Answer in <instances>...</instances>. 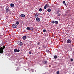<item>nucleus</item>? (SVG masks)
<instances>
[{"instance_id": "obj_1", "label": "nucleus", "mask_w": 74, "mask_h": 74, "mask_svg": "<svg viewBox=\"0 0 74 74\" xmlns=\"http://www.w3.org/2000/svg\"><path fill=\"white\" fill-rule=\"evenodd\" d=\"M5 48V46H3V47H1L0 48V53H2L4 52V51L3 50Z\"/></svg>"}, {"instance_id": "obj_2", "label": "nucleus", "mask_w": 74, "mask_h": 74, "mask_svg": "<svg viewBox=\"0 0 74 74\" xmlns=\"http://www.w3.org/2000/svg\"><path fill=\"white\" fill-rule=\"evenodd\" d=\"M5 10L6 12H8L9 10H10V8L8 6H7L5 8Z\"/></svg>"}, {"instance_id": "obj_3", "label": "nucleus", "mask_w": 74, "mask_h": 74, "mask_svg": "<svg viewBox=\"0 0 74 74\" xmlns=\"http://www.w3.org/2000/svg\"><path fill=\"white\" fill-rule=\"evenodd\" d=\"M18 45H20V46H22V45H23V43L21 41H20L18 43Z\"/></svg>"}, {"instance_id": "obj_4", "label": "nucleus", "mask_w": 74, "mask_h": 74, "mask_svg": "<svg viewBox=\"0 0 74 74\" xmlns=\"http://www.w3.org/2000/svg\"><path fill=\"white\" fill-rule=\"evenodd\" d=\"M49 7V5L47 4H46L44 7V9H46L47 8H48Z\"/></svg>"}, {"instance_id": "obj_5", "label": "nucleus", "mask_w": 74, "mask_h": 74, "mask_svg": "<svg viewBox=\"0 0 74 74\" xmlns=\"http://www.w3.org/2000/svg\"><path fill=\"white\" fill-rule=\"evenodd\" d=\"M66 42L68 44H70L71 42V41L70 39H68L66 41Z\"/></svg>"}, {"instance_id": "obj_6", "label": "nucleus", "mask_w": 74, "mask_h": 74, "mask_svg": "<svg viewBox=\"0 0 74 74\" xmlns=\"http://www.w3.org/2000/svg\"><path fill=\"white\" fill-rule=\"evenodd\" d=\"M13 27H14V28H16V27H18V26L16 25V24H14L12 25Z\"/></svg>"}, {"instance_id": "obj_7", "label": "nucleus", "mask_w": 74, "mask_h": 74, "mask_svg": "<svg viewBox=\"0 0 74 74\" xmlns=\"http://www.w3.org/2000/svg\"><path fill=\"white\" fill-rule=\"evenodd\" d=\"M36 20L37 21V22H40V18L38 17H37L36 18Z\"/></svg>"}, {"instance_id": "obj_8", "label": "nucleus", "mask_w": 74, "mask_h": 74, "mask_svg": "<svg viewBox=\"0 0 74 74\" xmlns=\"http://www.w3.org/2000/svg\"><path fill=\"white\" fill-rule=\"evenodd\" d=\"M21 16V17H22L23 18H24L25 16V15L23 14H22L20 15Z\"/></svg>"}, {"instance_id": "obj_9", "label": "nucleus", "mask_w": 74, "mask_h": 74, "mask_svg": "<svg viewBox=\"0 0 74 74\" xmlns=\"http://www.w3.org/2000/svg\"><path fill=\"white\" fill-rule=\"evenodd\" d=\"M27 38V37L25 36H24L23 37V40H26Z\"/></svg>"}, {"instance_id": "obj_10", "label": "nucleus", "mask_w": 74, "mask_h": 74, "mask_svg": "<svg viewBox=\"0 0 74 74\" xmlns=\"http://www.w3.org/2000/svg\"><path fill=\"white\" fill-rule=\"evenodd\" d=\"M14 4L13 3H11L10 4V6L11 7H14Z\"/></svg>"}, {"instance_id": "obj_11", "label": "nucleus", "mask_w": 74, "mask_h": 74, "mask_svg": "<svg viewBox=\"0 0 74 74\" xmlns=\"http://www.w3.org/2000/svg\"><path fill=\"white\" fill-rule=\"evenodd\" d=\"M26 29L27 30H30V28L29 27H27Z\"/></svg>"}, {"instance_id": "obj_12", "label": "nucleus", "mask_w": 74, "mask_h": 74, "mask_svg": "<svg viewBox=\"0 0 74 74\" xmlns=\"http://www.w3.org/2000/svg\"><path fill=\"white\" fill-rule=\"evenodd\" d=\"M38 16V13H36V14H35V16L37 17Z\"/></svg>"}, {"instance_id": "obj_13", "label": "nucleus", "mask_w": 74, "mask_h": 74, "mask_svg": "<svg viewBox=\"0 0 74 74\" xmlns=\"http://www.w3.org/2000/svg\"><path fill=\"white\" fill-rule=\"evenodd\" d=\"M54 58L55 59H57V58H58V56H54Z\"/></svg>"}, {"instance_id": "obj_14", "label": "nucleus", "mask_w": 74, "mask_h": 74, "mask_svg": "<svg viewBox=\"0 0 74 74\" xmlns=\"http://www.w3.org/2000/svg\"><path fill=\"white\" fill-rule=\"evenodd\" d=\"M14 53H15L17 52V49H15L14 50Z\"/></svg>"}, {"instance_id": "obj_15", "label": "nucleus", "mask_w": 74, "mask_h": 74, "mask_svg": "<svg viewBox=\"0 0 74 74\" xmlns=\"http://www.w3.org/2000/svg\"><path fill=\"white\" fill-rule=\"evenodd\" d=\"M16 25H19V22L17 21L16 22Z\"/></svg>"}, {"instance_id": "obj_16", "label": "nucleus", "mask_w": 74, "mask_h": 74, "mask_svg": "<svg viewBox=\"0 0 74 74\" xmlns=\"http://www.w3.org/2000/svg\"><path fill=\"white\" fill-rule=\"evenodd\" d=\"M47 61L44 62V63L45 64H47Z\"/></svg>"}, {"instance_id": "obj_17", "label": "nucleus", "mask_w": 74, "mask_h": 74, "mask_svg": "<svg viewBox=\"0 0 74 74\" xmlns=\"http://www.w3.org/2000/svg\"><path fill=\"white\" fill-rule=\"evenodd\" d=\"M51 10L49 8L47 10V11H48V12H51Z\"/></svg>"}, {"instance_id": "obj_18", "label": "nucleus", "mask_w": 74, "mask_h": 74, "mask_svg": "<svg viewBox=\"0 0 74 74\" xmlns=\"http://www.w3.org/2000/svg\"><path fill=\"white\" fill-rule=\"evenodd\" d=\"M31 28H30V29H31V30H33L34 29H33V27H30Z\"/></svg>"}, {"instance_id": "obj_19", "label": "nucleus", "mask_w": 74, "mask_h": 74, "mask_svg": "<svg viewBox=\"0 0 74 74\" xmlns=\"http://www.w3.org/2000/svg\"><path fill=\"white\" fill-rule=\"evenodd\" d=\"M39 11H40V12H41L42 11V8H40L39 9Z\"/></svg>"}, {"instance_id": "obj_20", "label": "nucleus", "mask_w": 74, "mask_h": 74, "mask_svg": "<svg viewBox=\"0 0 74 74\" xmlns=\"http://www.w3.org/2000/svg\"><path fill=\"white\" fill-rule=\"evenodd\" d=\"M55 21H51V23H53H53H55Z\"/></svg>"}, {"instance_id": "obj_21", "label": "nucleus", "mask_w": 74, "mask_h": 74, "mask_svg": "<svg viewBox=\"0 0 74 74\" xmlns=\"http://www.w3.org/2000/svg\"><path fill=\"white\" fill-rule=\"evenodd\" d=\"M61 15V14L60 13H59L58 15V16H60Z\"/></svg>"}, {"instance_id": "obj_22", "label": "nucleus", "mask_w": 74, "mask_h": 74, "mask_svg": "<svg viewBox=\"0 0 74 74\" xmlns=\"http://www.w3.org/2000/svg\"><path fill=\"white\" fill-rule=\"evenodd\" d=\"M55 23L56 24H58V21H56L55 22Z\"/></svg>"}, {"instance_id": "obj_23", "label": "nucleus", "mask_w": 74, "mask_h": 74, "mask_svg": "<svg viewBox=\"0 0 74 74\" xmlns=\"http://www.w3.org/2000/svg\"><path fill=\"white\" fill-rule=\"evenodd\" d=\"M20 51V50L19 49L17 50V52H19Z\"/></svg>"}, {"instance_id": "obj_24", "label": "nucleus", "mask_w": 74, "mask_h": 74, "mask_svg": "<svg viewBox=\"0 0 74 74\" xmlns=\"http://www.w3.org/2000/svg\"><path fill=\"white\" fill-rule=\"evenodd\" d=\"M62 3L63 4H65V3H66V1H64L62 2Z\"/></svg>"}, {"instance_id": "obj_25", "label": "nucleus", "mask_w": 74, "mask_h": 74, "mask_svg": "<svg viewBox=\"0 0 74 74\" xmlns=\"http://www.w3.org/2000/svg\"><path fill=\"white\" fill-rule=\"evenodd\" d=\"M32 53V51H29V54H31Z\"/></svg>"}, {"instance_id": "obj_26", "label": "nucleus", "mask_w": 74, "mask_h": 74, "mask_svg": "<svg viewBox=\"0 0 74 74\" xmlns=\"http://www.w3.org/2000/svg\"><path fill=\"white\" fill-rule=\"evenodd\" d=\"M43 32H46V30L45 29H43Z\"/></svg>"}, {"instance_id": "obj_27", "label": "nucleus", "mask_w": 74, "mask_h": 74, "mask_svg": "<svg viewBox=\"0 0 74 74\" xmlns=\"http://www.w3.org/2000/svg\"><path fill=\"white\" fill-rule=\"evenodd\" d=\"M57 74H59V71H58L57 72Z\"/></svg>"}, {"instance_id": "obj_28", "label": "nucleus", "mask_w": 74, "mask_h": 74, "mask_svg": "<svg viewBox=\"0 0 74 74\" xmlns=\"http://www.w3.org/2000/svg\"><path fill=\"white\" fill-rule=\"evenodd\" d=\"M71 62H73V59H71Z\"/></svg>"}, {"instance_id": "obj_29", "label": "nucleus", "mask_w": 74, "mask_h": 74, "mask_svg": "<svg viewBox=\"0 0 74 74\" xmlns=\"http://www.w3.org/2000/svg\"><path fill=\"white\" fill-rule=\"evenodd\" d=\"M47 52H49V50H47L46 51Z\"/></svg>"}, {"instance_id": "obj_30", "label": "nucleus", "mask_w": 74, "mask_h": 74, "mask_svg": "<svg viewBox=\"0 0 74 74\" xmlns=\"http://www.w3.org/2000/svg\"><path fill=\"white\" fill-rule=\"evenodd\" d=\"M37 45H40V43L39 42H38L37 43Z\"/></svg>"}, {"instance_id": "obj_31", "label": "nucleus", "mask_w": 74, "mask_h": 74, "mask_svg": "<svg viewBox=\"0 0 74 74\" xmlns=\"http://www.w3.org/2000/svg\"><path fill=\"white\" fill-rule=\"evenodd\" d=\"M64 5H67V4L65 3V4H64Z\"/></svg>"}]
</instances>
